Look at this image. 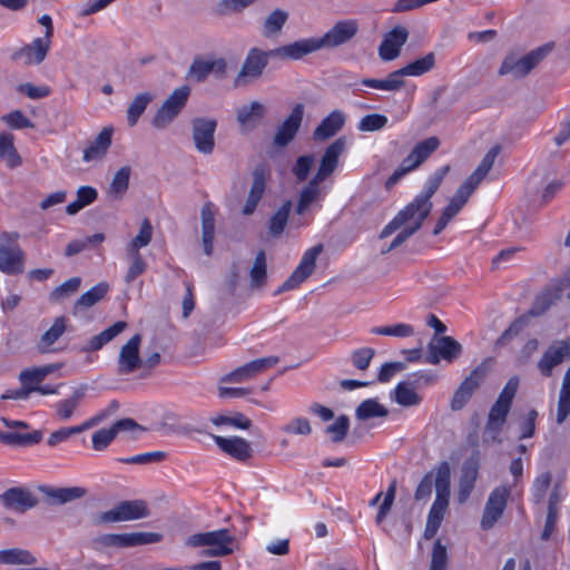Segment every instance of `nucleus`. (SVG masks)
Segmentation results:
<instances>
[{
	"label": "nucleus",
	"instance_id": "nucleus-1",
	"mask_svg": "<svg viewBox=\"0 0 570 570\" xmlns=\"http://www.w3.org/2000/svg\"><path fill=\"white\" fill-rule=\"evenodd\" d=\"M450 169V165H445L433 173L428 178L424 190L402 210H400L397 215L381 230L380 238L384 239L391 236L395 230L403 226L404 228L397 234V237L402 243L414 235L429 217L433 207L431 198L441 186Z\"/></svg>",
	"mask_w": 570,
	"mask_h": 570
},
{
	"label": "nucleus",
	"instance_id": "nucleus-2",
	"mask_svg": "<svg viewBox=\"0 0 570 570\" xmlns=\"http://www.w3.org/2000/svg\"><path fill=\"white\" fill-rule=\"evenodd\" d=\"M451 495V468L446 461L441 462L435 475V500L429 511L424 529V539H432L440 529L449 508Z\"/></svg>",
	"mask_w": 570,
	"mask_h": 570
},
{
	"label": "nucleus",
	"instance_id": "nucleus-3",
	"mask_svg": "<svg viewBox=\"0 0 570 570\" xmlns=\"http://www.w3.org/2000/svg\"><path fill=\"white\" fill-rule=\"evenodd\" d=\"M18 232L0 233V272L16 276L24 272L26 252L19 245Z\"/></svg>",
	"mask_w": 570,
	"mask_h": 570
},
{
	"label": "nucleus",
	"instance_id": "nucleus-4",
	"mask_svg": "<svg viewBox=\"0 0 570 570\" xmlns=\"http://www.w3.org/2000/svg\"><path fill=\"white\" fill-rule=\"evenodd\" d=\"M554 49L553 42L542 45L521 58H517L513 55L507 56L500 68L499 75L504 76L511 73L514 78L527 77L541 61H543L548 55Z\"/></svg>",
	"mask_w": 570,
	"mask_h": 570
},
{
	"label": "nucleus",
	"instance_id": "nucleus-5",
	"mask_svg": "<svg viewBox=\"0 0 570 570\" xmlns=\"http://www.w3.org/2000/svg\"><path fill=\"white\" fill-rule=\"evenodd\" d=\"M235 543V537L228 529H219L209 532H202L189 535L185 544L191 548L208 547L203 552L207 557H225L233 552L232 546Z\"/></svg>",
	"mask_w": 570,
	"mask_h": 570
},
{
	"label": "nucleus",
	"instance_id": "nucleus-6",
	"mask_svg": "<svg viewBox=\"0 0 570 570\" xmlns=\"http://www.w3.org/2000/svg\"><path fill=\"white\" fill-rule=\"evenodd\" d=\"M189 95V86L176 88L157 109L151 119V126L158 130L168 128L186 107Z\"/></svg>",
	"mask_w": 570,
	"mask_h": 570
},
{
	"label": "nucleus",
	"instance_id": "nucleus-7",
	"mask_svg": "<svg viewBox=\"0 0 570 570\" xmlns=\"http://www.w3.org/2000/svg\"><path fill=\"white\" fill-rule=\"evenodd\" d=\"M435 376L423 372H415L407 376L406 381L400 382L394 390V400L402 406H415L422 401V397L415 392L421 385L434 383Z\"/></svg>",
	"mask_w": 570,
	"mask_h": 570
},
{
	"label": "nucleus",
	"instance_id": "nucleus-8",
	"mask_svg": "<svg viewBox=\"0 0 570 570\" xmlns=\"http://www.w3.org/2000/svg\"><path fill=\"white\" fill-rule=\"evenodd\" d=\"M150 515V511L146 501L144 500H128L121 501L111 510L102 512L100 514V521L105 523L109 522H122L138 520Z\"/></svg>",
	"mask_w": 570,
	"mask_h": 570
},
{
	"label": "nucleus",
	"instance_id": "nucleus-9",
	"mask_svg": "<svg viewBox=\"0 0 570 570\" xmlns=\"http://www.w3.org/2000/svg\"><path fill=\"white\" fill-rule=\"evenodd\" d=\"M510 495L511 488L508 485L497 487L489 494L481 519V528L483 530L493 528L498 520L502 517Z\"/></svg>",
	"mask_w": 570,
	"mask_h": 570
},
{
	"label": "nucleus",
	"instance_id": "nucleus-10",
	"mask_svg": "<svg viewBox=\"0 0 570 570\" xmlns=\"http://www.w3.org/2000/svg\"><path fill=\"white\" fill-rule=\"evenodd\" d=\"M323 250V245L318 244L309 249H307L299 265L295 268L292 275L282 284V286L275 292V294H281L286 291L294 289L298 287L303 282H305L314 272L316 266V258Z\"/></svg>",
	"mask_w": 570,
	"mask_h": 570
},
{
	"label": "nucleus",
	"instance_id": "nucleus-11",
	"mask_svg": "<svg viewBox=\"0 0 570 570\" xmlns=\"http://www.w3.org/2000/svg\"><path fill=\"white\" fill-rule=\"evenodd\" d=\"M216 128L214 118L196 117L191 120L193 141L198 153L210 155L214 151Z\"/></svg>",
	"mask_w": 570,
	"mask_h": 570
},
{
	"label": "nucleus",
	"instance_id": "nucleus-12",
	"mask_svg": "<svg viewBox=\"0 0 570 570\" xmlns=\"http://www.w3.org/2000/svg\"><path fill=\"white\" fill-rule=\"evenodd\" d=\"M358 29L360 24L355 19L337 21L323 37L317 38L321 49L346 45L356 36Z\"/></svg>",
	"mask_w": 570,
	"mask_h": 570
},
{
	"label": "nucleus",
	"instance_id": "nucleus-13",
	"mask_svg": "<svg viewBox=\"0 0 570 570\" xmlns=\"http://www.w3.org/2000/svg\"><path fill=\"white\" fill-rule=\"evenodd\" d=\"M487 376V366L484 363L478 365L469 376H466L458 390L454 392V395L451 400V410L460 411L462 410L470 399L473 396L474 392L479 389L481 383Z\"/></svg>",
	"mask_w": 570,
	"mask_h": 570
},
{
	"label": "nucleus",
	"instance_id": "nucleus-14",
	"mask_svg": "<svg viewBox=\"0 0 570 570\" xmlns=\"http://www.w3.org/2000/svg\"><path fill=\"white\" fill-rule=\"evenodd\" d=\"M271 178V168L266 164H258L252 171V185L242 209L243 215L254 214L258 203L264 196L267 181Z\"/></svg>",
	"mask_w": 570,
	"mask_h": 570
},
{
	"label": "nucleus",
	"instance_id": "nucleus-15",
	"mask_svg": "<svg viewBox=\"0 0 570 570\" xmlns=\"http://www.w3.org/2000/svg\"><path fill=\"white\" fill-rule=\"evenodd\" d=\"M511 406L502 402L495 401L491 406L488 415V420L483 430L482 440L483 443H497L500 444L502 439L500 438L503 425L507 422V417L510 413Z\"/></svg>",
	"mask_w": 570,
	"mask_h": 570
},
{
	"label": "nucleus",
	"instance_id": "nucleus-16",
	"mask_svg": "<svg viewBox=\"0 0 570 570\" xmlns=\"http://www.w3.org/2000/svg\"><path fill=\"white\" fill-rule=\"evenodd\" d=\"M141 341V335L135 334L120 347L117 367L118 374L128 375L141 368L142 358L139 353Z\"/></svg>",
	"mask_w": 570,
	"mask_h": 570
},
{
	"label": "nucleus",
	"instance_id": "nucleus-17",
	"mask_svg": "<svg viewBox=\"0 0 570 570\" xmlns=\"http://www.w3.org/2000/svg\"><path fill=\"white\" fill-rule=\"evenodd\" d=\"M1 504L17 513H24L38 505L37 497L24 487H12L0 494Z\"/></svg>",
	"mask_w": 570,
	"mask_h": 570
},
{
	"label": "nucleus",
	"instance_id": "nucleus-18",
	"mask_svg": "<svg viewBox=\"0 0 570 570\" xmlns=\"http://www.w3.org/2000/svg\"><path fill=\"white\" fill-rule=\"evenodd\" d=\"M462 352V345L451 336L434 337L428 345L425 361L430 364H438L440 358L452 362Z\"/></svg>",
	"mask_w": 570,
	"mask_h": 570
},
{
	"label": "nucleus",
	"instance_id": "nucleus-19",
	"mask_svg": "<svg viewBox=\"0 0 570 570\" xmlns=\"http://www.w3.org/2000/svg\"><path fill=\"white\" fill-rule=\"evenodd\" d=\"M346 149V138L340 137L335 139L332 144H330L324 154L322 155L320 166L317 168L316 174L313 176L320 181H324L328 178L338 167L340 157L344 154Z\"/></svg>",
	"mask_w": 570,
	"mask_h": 570
},
{
	"label": "nucleus",
	"instance_id": "nucleus-20",
	"mask_svg": "<svg viewBox=\"0 0 570 570\" xmlns=\"http://www.w3.org/2000/svg\"><path fill=\"white\" fill-rule=\"evenodd\" d=\"M569 357L570 337L562 341H556L543 353L542 357L538 362V368L543 376L549 377L552 374V370Z\"/></svg>",
	"mask_w": 570,
	"mask_h": 570
},
{
	"label": "nucleus",
	"instance_id": "nucleus-21",
	"mask_svg": "<svg viewBox=\"0 0 570 570\" xmlns=\"http://www.w3.org/2000/svg\"><path fill=\"white\" fill-rule=\"evenodd\" d=\"M304 116V105L297 104L292 109L289 116L278 126L274 136V145L286 147L298 132Z\"/></svg>",
	"mask_w": 570,
	"mask_h": 570
},
{
	"label": "nucleus",
	"instance_id": "nucleus-22",
	"mask_svg": "<svg viewBox=\"0 0 570 570\" xmlns=\"http://www.w3.org/2000/svg\"><path fill=\"white\" fill-rule=\"evenodd\" d=\"M277 363H278L277 356L257 358V360L248 362V363L244 364L243 366L237 367L233 372L226 374L222 379V381L223 382L242 383L249 379L255 377L259 373L276 365Z\"/></svg>",
	"mask_w": 570,
	"mask_h": 570
},
{
	"label": "nucleus",
	"instance_id": "nucleus-23",
	"mask_svg": "<svg viewBox=\"0 0 570 570\" xmlns=\"http://www.w3.org/2000/svg\"><path fill=\"white\" fill-rule=\"evenodd\" d=\"M271 57H275L272 50L264 51L258 48H250L238 72L237 81L242 78H259Z\"/></svg>",
	"mask_w": 570,
	"mask_h": 570
},
{
	"label": "nucleus",
	"instance_id": "nucleus-24",
	"mask_svg": "<svg viewBox=\"0 0 570 570\" xmlns=\"http://www.w3.org/2000/svg\"><path fill=\"white\" fill-rule=\"evenodd\" d=\"M440 146L438 137H429L420 141L412 151L402 160L400 167L409 174L419 168Z\"/></svg>",
	"mask_w": 570,
	"mask_h": 570
},
{
	"label": "nucleus",
	"instance_id": "nucleus-25",
	"mask_svg": "<svg viewBox=\"0 0 570 570\" xmlns=\"http://www.w3.org/2000/svg\"><path fill=\"white\" fill-rule=\"evenodd\" d=\"M409 32L403 26L393 28L383 39L379 48L382 60L391 61L399 57L402 46L406 42Z\"/></svg>",
	"mask_w": 570,
	"mask_h": 570
},
{
	"label": "nucleus",
	"instance_id": "nucleus-26",
	"mask_svg": "<svg viewBox=\"0 0 570 570\" xmlns=\"http://www.w3.org/2000/svg\"><path fill=\"white\" fill-rule=\"evenodd\" d=\"M321 49L317 38L301 39L289 45L272 49L275 57L298 60Z\"/></svg>",
	"mask_w": 570,
	"mask_h": 570
},
{
	"label": "nucleus",
	"instance_id": "nucleus-27",
	"mask_svg": "<svg viewBox=\"0 0 570 570\" xmlns=\"http://www.w3.org/2000/svg\"><path fill=\"white\" fill-rule=\"evenodd\" d=\"M217 446L238 461H247L253 455V450L248 441L239 436L224 438L213 435Z\"/></svg>",
	"mask_w": 570,
	"mask_h": 570
},
{
	"label": "nucleus",
	"instance_id": "nucleus-28",
	"mask_svg": "<svg viewBox=\"0 0 570 570\" xmlns=\"http://www.w3.org/2000/svg\"><path fill=\"white\" fill-rule=\"evenodd\" d=\"M112 132V127H105L83 150V161L90 163L104 159L111 146Z\"/></svg>",
	"mask_w": 570,
	"mask_h": 570
},
{
	"label": "nucleus",
	"instance_id": "nucleus-29",
	"mask_svg": "<svg viewBox=\"0 0 570 570\" xmlns=\"http://www.w3.org/2000/svg\"><path fill=\"white\" fill-rule=\"evenodd\" d=\"M39 491L46 495L49 504H65L87 494V489L81 487L52 488L40 485Z\"/></svg>",
	"mask_w": 570,
	"mask_h": 570
},
{
	"label": "nucleus",
	"instance_id": "nucleus-30",
	"mask_svg": "<svg viewBox=\"0 0 570 570\" xmlns=\"http://www.w3.org/2000/svg\"><path fill=\"white\" fill-rule=\"evenodd\" d=\"M51 45V39L36 38L30 45L24 46L13 55V59H24L26 65L40 63L45 60Z\"/></svg>",
	"mask_w": 570,
	"mask_h": 570
},
{
	"label": "nucleus",
	"instance_id": "nucleus-31",
	"mask_svg": "<svg viewBox=\"0 0 570 570\" xmlns=\"http://www.w3.org/2000/svg\"><path fill=\"white\" fill-rule=\"evenodd\" d=\"M346 117L341 110H333L313 131L314 140H326L335 136L345 125Z\"/></svg>",
	"mask_w": 570,
	"mask_h": 570
},
{
	"label": "nucleus",
	"instance_id": "nucleus-32",
	"mask_svg": "<svg viewBox=\"0 0 570 570\" xmlns=\"http://www.w3.org/2000/svg\"><path fill=\"white\" fill-rule=\"evenodd\" d=\"M322 181L312 177V179L299 191L298 200L295 207L297 215L305 214L308 208L323 197Z\"/></svg>",
	"mask_w": 570,
	"mask_h": 570
},
{
	"label": "nucleus",
	"instance_id": "nucleus-33",
	"mask_svg": "<svg viewBox=\"0 0 570 570\" xmlns=\"http://www.w3.org/2000/svg\"><path fill=\"white\" fill-rule=\"evenodd\" d=\"M265 116V107L258 101L237 109V121L244 131L253 130Z\"/></svg>",
	"mask_w": 570,
	"mask_h": 570
},
{
	"label": "nucleus",
	"instance_id": "nucleus-34",
	"mask_svg": "<svg viewBox=\"0 0 570 570\" xmlns=\"http://www.w3.org/2000/svg\"><path fill=\"white\" fill-rule=\"evenodd\" d=\"M127 327V323L118 321L108 328L104 330L99 334L92 336L87 344L81 348V352H97L101 350L106 344L112 341Z\"/></svg>",
	"mask_w": 570,
	"mask_h": 570
},
{
	"label": "nucleus",
	"instance_id": "nucleus-35",
	"mask_svg": "<svg viewBox=\"0 0 570 570\" xmlns=\"http://www.w3.org/2000/svg\"><path fill=\"white\" fill-rule=\"evenodd\" d=\"M87 390L88 386L86 384H81L72 391V394L68 399L59 401L55 405L56 413L60 420L67 421L72 416L77 407L85 399Z\"/></svg>",
	"mask_w": 570,
	"mask_h": 570
},
{
	"label": "nucleus",
	"instance_id": "nucleus-36",
	"mask_svg": "<svg viewBox=\"0 0 570 570\" xmlns=\"http://www.w3.org/2000/svg\"><path fill=\"white\" fill-rule=\"evenodd\" d=\"M108 284L99 283L96 286L91 287L89 291L83 293L75 303L72 307V314L78 315L81 312L92 307L99 301H101L106 294L108 293Z\"/></svg>",
	"mask_w": 570,
	"mask_h": 570
},
{
	"label": "nucleus",
	"instance_id": "nucleus-37",
	"mask_svg": "<svg viewBox=\"0 0 570 570\" xmlns=\"http://www.w3.org/2000/svg\"><path fill=\"white\" fill-rule=\"evenodd\" d=\"M68 318L66 316H58L53 321V324L41 335L38 350L41 353L50 351V346L53 345L66 332Z\"/></svg>",
	"mask_w": 570,
	"mask_h": 570
},
{
	"label": "nucleus",
	"instance_id": "nucleus-38",
	"mask_svg": "<svg viewBox=\"0 0 570 570\" xmlns=\"http://www.w3.org/2000/svg\"><path fill=\"white\" fill-rule=\"evenodd\" d=\"M130 175V166H122L116 171L108 187V195L112 199L119 200L124 198L129 187Z\"/></svg>",
	"mask_w": 570,
	"mask_h": 570
},
{
	"label": "nucleus",
	"instance_id": "nucleus-39",
	"mask_svg": "<svg viewBox=\"0 0 570 570\" xmlns=\"http://www.w3.org/2000/svg\"><path fill=\"white\" fill-rule=\"evenodd\" d=\"M214 233H215V216L208 205L203 206L202 208V239L204 252L206 255H212L213 253V242H214Z\"/></svg>",
	"mask_w": 570,
	"mask_h": 570
},
{
	"label": "nucleus",
	"instance_id": "nucleus-40",
	"mask_svg": "<svg viewBox=\"0 0 570 570\" xmlns=\"http://www.w3.org/2000/svg\"><path fill=\"white\" fill-rule=\"evenodd\" d=\"M163 534L156 532L119 533V548H130L160 542Z\"/></svg>",
	"mask_w": 570,
	"mask_h": 570
},
{
	"label": "nucleus",
	"instance_id": "nucleus-41",
	"mask_svg": "<svg viewBox=\"0 0 570 570\" xmlns=\"http://www.w3.org/2000/svg\"><path fill=\"white\" fill-rule=\"evenodd\" d=\"M362 85L386 91H396L404 86L403 76L400 69L391 72L385 79L364 78Z\"/></svg>",
	"mask_w": 570,
	"mask_h": 570
},
{
	"label": "nucleus",
	"instance_id": "nucleus-42",
	"mask_svg": "<svg viewBox=\"0 0 570 570\" xmlns=\"http://www.w3.org/2000/svg\"><path fill=\"white\" fill-rule=\"evenodd\" d=\"M292 202L286 200L282 206L272 215L268 222V234L272 237H278L283 234L292 209Z\"/></svg>",
	"mask_w": 570,
	"mask_h": 570
},
{
	"label": "nucleus",
	"instance_id": "nucleus-43",
	"mask_svg": "<svg viewBox=\"0 0 570 570\" xmlns=\"http://www.w3.org/2000/svg\"><path fill=\"white\" fill-rule=\"evenodd\" d=\"M153 100L154 96L148 91L140 92L132 99L127 109V122L130 127L136 126L140 116Z\"/></svg>",
	"mask_w": 570,
	"mask_h": 570
},
{
	"label": "nucleus",
	"instance_id": "nucleus-44",
	"mask_svg": "<svg viewBox=\"0 0 570 570\" xmlns=\"http://www.w3.org/2000/svg\"><path fill=\"white\" fill-rule=\"evenodd\" d=\"M387 415L389 410L375 399L363 401L355 410V416L360 421H367L373 417H385Z\"/></svg>",
	"mask_w": 570,
	"mask_h": 570
},
{
	"label": "nucleus",
	"instance_id": "nucleus-45",
	"mask_svg": "<svg viewBox=\"0 0 570 570\" xmlns=\"http://www.w3.org/2000/svg\"><path fill=\"white\" fill-rule=\"evenodd\" d=\"M0 158L10 168L18 167L21 164V158L13 145V136L10 134H0Z\"/></svg>",
	"mask_w": 570,
	"mask_h": 570
},
{
	"label": "nucleus",
	"instance_id": "nucleus-46",
	"mask_svg": "<svg viewBox=\"0 0 570 570\" xmlns=\"http://www.w3.org/2000/svg\"><path fill=\"white\" fill-rule=\"evenodd\" d=\"M478 478V468L472 465H463L462 475L459 482L458 500L460 503H464L470 497L474 483Z\"/></svg>",
	"mask_w": 570,
	"mask_h": 570
},
{
	"label": "nucleus",
	"instance_id": "nucleus-47",
	"mask_svg": "<svg viewBox=\"0 0 570 570\" xmlns=\"http://www.w3.org/2000/svg\"><path fill=\"white\" fill-rule=\"evenodd\" d=\"M288 13L282 9H275L263 23V36L271 38L278 35L288 20Z\"/></svg>",
	"mask_w": 570,
	"mask_h": 570
},
{
	"label": "nucleus",
	"instance_id": "nucleus-48",
	"mask_svg": "<svg viewBox=\"0 0 570 570\" xmlns=\"http://www.w3.org/2000/svg\"><path fill=\"white\" fill-rule=\"evenodd\" d=\"M36 557L28 550L12 548L0 550V563L2 564H35Z\"/></svg>",
	"mask_w": 570,
	"mask_h": 570
},
{
	"label": "nucleus",
	"instance_id": "nucleus-49",
	"mask_svg": "<svg viewBox=\"0 0 570 570\" xmlns=\"http://www.w3.org/2000/svg\"><path fill=\"white\" fill-rule=\"evenodd\" d=\"M570 414V366L568 367L559 394L557 422L563 423Z\"/></svg>",
	"mask_w": 570,
	"mask_h": 570
},
{
	"label": "nucleus",
	"instance_id": "nucleus-50",
	"mask_svg": "<svg viewBox=\"0 0 570 570\" xmlns=\"http://www.w3.org/2000/svg\"><path fill=\"white\" fill-rule=\"evenodd\" d=\"M434 66H435V56L433 52H429L424 57L410 62L409 65L401 68L400 70L402 72L403 77H405V76L417 77V76H422V75L429 72L430 70H432L434 68Z\"/></svg>",
	"mask_w": 570,
	"mask_h": 570
},
{
	"label": "nucleus",
	"instance_id": "nucleus-51",
	"mask_svg": "<svg viewBox=\"0 0 570 570\" xmlns=\"http://www.w3.org/2000/svg\"><path fill=\"white\" fill-rule=\"evenodd\" d=\"M501 151L500 145H494L491 147L488 153L484 155L483 159L475 168V170L469 176L471 180L476 181L479 185L492 169L497 157Z\"/></svg>",
	"mask_w": 570,
	"mask_h": 570
},
{
	"label": "nucleus",
	"instance_id": "nucleus-52",
	"mask_svg": "<svg viewBox=\"0 0 570 570\" xmlns=\"http://www.w3.org/2000/svg\"><path fill=\"white\" fill-rule=\"evenodd\" d=\"M49 373H51L49 366L27 368L20 372L19 381L24 387L31 389L32 393Z\"/></svg>",
	"mask_w": 570,
	"mask_h": 570
},
{
	"label": "nucleus",
	"instance_id": "nucleus-53",
	"mask_svg": "<svg viewBox=\"0 0 570 570\" xmlns=\"http://www.w3.org/2000/svg\"><path fill=\"white\" fill-rule=\"evenodd\" d=\"M153 238V226L149 219L145 218L140 225L139 233L136 237L127 245L126 253L135 254L139 253V249L146 247Z\"/></svg>",
	"mask_w": 570,
	"mask_h": 570
},
{
	"label": "nucleus",
	"instance_id": "nucleus-54",
	"mask_svg": "<svg viewBox=\"0 0 570 570\" xmlns=\"http://www.w3.org/2000/svg\"><path fill=\"white\" fill-rule=\"evenodd\" d=\"M252 285L261 287L266 282V255L264 250L256 254L254 264L249 271Z\"/></svg>",
	"mask_w": 570,
	"mask_h": 570
},
{
	"label": "nucleus",
	"instance_id": "nucleus-55",
	"mask_svg": "<svg viewBox=\"0 0 570 570\" xmlns=\"http://www.w3.org/2000/svg\"><path fill=\"white\" fill-rule=\"evenodd\" d=\"M81 285L80 277H71L61 285L57 286L49 295L51 302H59L66 297H69L78 292Z\"/></svg>",
	"mask_w": 570,
	"mask_h": 570
},
{
	"label": "nucleus",
	"instance_id": "nucleus-56",
	"mask_svg": "<svg viewBox=\"0 0 570 570\" xmlns=\"http://www.w3.org/2000/svg\"><path fill=\"white\" fill-rule=\"evenodd\" d=\"M438 466L424 474L414 493V500L417 502H426L432 494L433 484L435 485V475Z\"/></svg>",
	"mask_w": 570,
	"mask_h": 570
},
{
	"label": "nucleus",
	"instance_id": "nucleus-57",
	"mask_svg": "<svg viewBox=\"0 0 570 570\" xmlns=\"http://www.w3.org/2000/svg\"><path fill=\"white\" fill-rule=\"evenodd\" d=\"M448 549L442 544L441 540L438 539L434 542L431 556V563L429 570H446L448 568Z\"/></svg>",
	"mask_w": 570,
	"mask_h": 570
},
{
	"label": "nucleus",
	"instance_id": "nucleus-58",
	"mask_svg": "<svg viewBox=\"0 0 570 570\" xmlns=\"http://www.w3.org/2000/svg\"><path fill=\"white\" fill-rule=\"evenodd\" d=\"M350 429V419L346 415H340L335 422L326 428V433L331 435L334 443L342 442Z\"/></svg>",
	"mask_w": 570,
	"mask_h": 570
},
{
	"label": "nucleus",
	"instance_id": "nucleus-59",
	"mask_svg": "<svg viewBox=\"0 0 570 570\" xmlns=\"http://www.w3.org/2000/svg\"><path fill=\"white\" fill-rule=\"evenodd\" d=\"M127 257L130 259L131 264L128 267V271L124 279L127 284H130L138 276L145 273L147 268V263L145 262L140 253L127 254Z\"/></svg>",
	"mask_w": 570,
	"mask_h": 570
},
{
	"label": "nucleus",
	"instance_id": "nucleus-60",
	"mask_svg": "<svg viewBox=\"0 0 570 570\" xmlns=\"http://www.w3.org/2000/svg\"><path fill=\"white\" fill-rule=\"evenodd\" d=\"M313 165V155H303L297 157L292 167V173L295 176L296 180L299 183L305 181L311 173Z\"/></svg>",
	"mask_w": 570,
	"mask_h": 570
},
{
	"label": "nucleus",
	"instance_id": "nucleus-61",
	"mask_svg": "<svg viewBox=\"0 0 570 570\" xmlns=\"http://www.w3.org/2000/svg\"><path fill=\"white\" fill-rule=\"evenodd\" d=\"M528 324V317L527 316H520L517 320H514L510 326L500 335V337L497 340V346H504L507 345L512 338H514L517 335H519L523 328Z\"/></svg>",
	"mask_w": 570,
	"mask_h": 570
},
{
	"label": "nucleus",
	"instance_id": "nucleus-62",
	"mask_svg": "<svg viewBox=\"0 0 570 570\" xmlns=\"http://www.w3.org/2000/svg\"><path fill=\"white\" fill-rule=\"evenodd\" d=\"M9 445L27 446L38 444L42 440L41 431H33L31 433H17L10 432L6 438Z\"/></svg>",
	"mask_w": 570,
	"mask_h": 570
},
{
	"label": "nucleus",
	"instance_id": "nucleus-63",
	"mask_svg": "<svg viewBox=\"0 0 570 570\" xmlns=\"http://www.w3.org/2000/svg\"><path fill=\"white\" fill-rule=\"evenodd\" d=\"M215 425H230L236 429L247 430L252 426V421L243 413H236L233 416L218 415L212 419Z\"/></svg>",
	"mask_w": 570,
	"mask_h": 570
},
{
	"label": "nucleus",
	"instance_id": "nucleus-64",
	"mask_svg": "<svg viewBox=\"0 0 570 570\" xmlns=\"http://www.w3.org/2000/svg\"><path fill=\"white\" fill-rule=\"evenodd\" d=\"M387 121H389V119L384 115L371 114V115L364 116L360 120L357 128H358V130L366 131V132L367 131H376V130L384 128L386 126Z\"/></svg>",
	"mask_w": 570,
	"mask_h": 570
}]
</instances>
